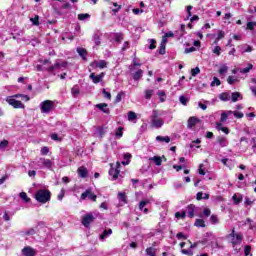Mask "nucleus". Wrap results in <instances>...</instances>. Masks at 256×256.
<instances>
[{"instance_id": "f257e3e1", "label": "nucleus", "mask_w": 256, "mask_h": 256, "mask_svg": "<svg viewBox=\"0 0 256 256\" xmlns=\"http://www.w3.org/2000/svg\"><path fill=\"white\" fill-rule=\"evenodd\" d=\"M226 239L228 243L232 244V247H237V245H241V243H243V233H237L235 232V228H233L231 233L226 235Z\"/></svg>"}, {"instance_id": "f03ea898", "label": "nucleus", "mask_w": 256, "mask_h": 256, "mask_svg": "<svg viewBox=\"0 0 256 256\" xmlns=\"http://www.w3.org/2000/svg\"><path fill=\"white\" fill-rule=\"evenodd\" d=\"M35 199L38 203H48V201H51V191L47 189H40L35 193Z\"/></svg>"}, {"instance_id": "7ed1b4c3", "label": "nucleus", "mask_w": 256, "mask_h": 256, "mask_svg": "<svg viewBox=\"0 0 256 256\" xmlns=\"http://www.w3.org/2000/svg\"><path fill=\"white\" fill-rule=\"evenodd\" d=\"M55 109V102L51 100H44L41 103V113H51Z\"/></svg>"}, {"instance_id": "20e7f679", "label": "nucleus", "mask_w": 256, "mask_h": 256, "mask_svg": "<svg viewBox=\"0 0 256 256\" xmlns=\"http://www.w3.org/2000/svg\"><path fill=\"white\" fill-rule=\"evenodd\" d=\"M90 199V201H94V203L97 202V195H95V193H93L91 191V189H87L85 192H83L80 196V199H82V201H85V199Z\"/></svg>"}, {"instance_id": "39448f33", "label": "nucleus", "mask_w": 256, "mask_h": 256, "mask_svg": "<svg viewBox=\"0 0 256 256\" xmlns=\"http://www.w3.org/2000/svg\"><path fill=\"white\" fill-rule=\"evenodd\" d=\"M7 103H9L14 109H25V105H23V102L16 100L13 97H8L6 99Z\"/></svg>"}, {"instance_id": "423d86ee", "label": "nucleus", "mask_w": 256, "mask_h": 256, "mask_svg": "<svg viewBox=\"0 0 256 256\" xmlns=\"http://www.w3.org/2000/svg\"><path fill=\"white\" fill-rule=\"evenodd\" d=\"M94 221L95 216H93L92 213H88L82 217V225H84V227H89V225H91V223H93Z\"/></svg>"}, {"instance_id": "0eeeda50", "label": "nucleus", "mask_w": 256, "mask_h": 256, "mask_svg": "<svg viewBox=\"0 0 256 256\" xmlns=\"http://www.w3.org/2000/svg\"><path fill=\"white\" fill-rule=\"evenodd\" d=\"M89 77L92 80V83L97 85V83H101V81H103V78L105 77V72H101L98 75H95V73H91Z\"/></svg>"}, {"instance_id": "6e6552de", "label": "nucleus", "mask_w": 256, "mask_h": 256, "mask_svg": "<svg viewBox=\"0 0 256 256\" xmlns=\"http://www.w3.org/2000/svg\"><path fill=\"white\" fill-rule=\"evenodd\" d=\"M38 165H41V167H45L46 169H52L53 161L46 158H39Z\"/></svg>"}, {"instance_id": "1a4fd4ad", "label": "nucleus", "mask_w": 256, "mask_h": 256, "mask_svg": "<svg viewBox=\"0 0 256 256\" xmlns=\"http://www.w3.org/2000/svg\"><path fill=\"white\" fill-rule=\"evenodd\" d=\"M119 173H121V170L113 167V164H111L109 175L112 177L113 181H117V179H119Z\"/></svg>"}, {"instance_id": "9d476101", "label": "nucleus", "mask_w": 256, "mask_h": 256, "mask_svg": "<svg viewBox=\"0 0 256 256\" xmlns=\"http://www.w3.org/2000/svg\"><path fill=\"white\" fill-rule=\"evenodd\" d=\"M197 123H201V120L195 116H192L188 119L187 128L193 129Z\"/></svg>"}, {"instance_id": "9b49d317", "label": "nucleus", "mask_w": 256, "mask_h": 256, "mask_svg": "<svg viewBox=\"0 0 256 256\" xmlns=\"http://www.w3.org/2000/svg\"><path fill=\"white\" fill-rule=\"evenodd\" d=\"M96 108L102 111V113H105L106 115H109V113H111V110L109 109V105L107 103L97 104Z\"/></svg>"}, {"instance_id": "f8f14e48", "label": "nucleus", "mask_w": 256, "mask_h": 256, "mask_svg": "<svg viewBox=\"0 0 256 256\" xmlns=\"http://www.w3.org/2000/svg\"><path fill=\"white\" fill-rule=\"evenodd\" d=\"M36 252L35 249H33L30 246H26L22 249V255L24 256H35Z\"/></svg>"}, {"instance_id": "ddd939ff", "label": "nucleus", "mask_w": 256, "mask_h": 256, "mask_svg": "<svg viewBox=\"0 0 256 256\" xmlns=\"http://www.w3.org/2000/svg\"><path fill=\"white\" fill-rule=\"evenodd\" d=\"M195 205L194 204H189L187 207H186V213L188 215V217L190 219H193V217H195Z\"/></svg>"}, {"instance_id": "4468645a", "label": "nucleus", "mask_w": 256, "mask_h": 256, "mask_svg": "<svg viewBox=\"0 0 256 256\" xmlns=\"http://www.w3.org/2000/svg\"><path fill=\"white\" fill-rule=\"evenodd\" d=\"M77 173L79 177H82V179H85L88 175L87 168L85 166L79 167Z\"/></svg>"}, {"instance_id": "2eb2a0df", "label": "nucleus", "mask_w": 256, "mask_h": 256, "mask_svg": "<svg viewBox=\"0 0 256 256\" xmlns=\"http://www.w3.org/2000/svg\"><path fill=\"white\" fill-rule=\"evenodd\" d=\"M232 201L234 205H239L243 201V194H234L232 196Z\"/></svg>"}, {"instance_id": "dca6fc26", "label": "nucleus", "mask_w": 256, "mask_h": 256, "mask_svg": "<svg viewBox=\"0 0 256 256\" xmlns=\"http://www.w3.org/2000/svg\"><path fill=\"white\" fill-rule=\"evenodd\" d=\"M77 53L84 61H87V49L85 48H77Z\"/></svg>"}, {"instance_id": "f3484780", "label": "nucleus", "mask_w": 256, "mask_h": 256, "mask_svg": "<svg viewBox=\"0 0 256 256\" xmlns=\"http://www.w3.org/2000/svg\"><path fill=\"white\" fill-rule=\"evenodd\" d=\"M216 129L218 131H222L223 133H225V135H229V128L223 127V124L221 122L216 123Z\"/></svg>"}, {"instance_id": "a211bd4d", "label": "nucleus", "mask_w": 256, "mask_h": 256, "mask_svg": "<svg viewBox=\"0 0 256 256\" xmlns=\"http://www.w3.org/2000/svg\"><path fill=\"white\" fill-rule=\"evenodd\" d=\"M108 65H109V62L105 60H100L98 62H95V67H97L98 69H105L107 68Z\"/></svg>"}, {"instance_id": "6ab92c4d", "label": "nucleus", "mask_w": 256, "mask_h": 256, "mask_svg": "<svg viewBox=\"0 0 256 256\" xmlns=\"http://www.w3.org/2000/svg\"><path fill=\"white\" fill-rule=\"evenodd\" d=\"M131 153L127 152V153H124L123 155V159L124 161H122V165H129V163H131Z\"/></svg>"}, {"instance_id": "aec40b11", "label": "nucleus", "mask_w": 256, "mask_h": 256, "mask_svg": "<svg viewBox=\"0 0 256 256\" xmlns=\"http://www.w3.org/2000/svg\"><path fill=\"white\" fill-rule=\"evenodd\" d=\"M163 124H164V122H163L162 119L152 120V125H153V127H156V129H159V128L163 127Z\"/></svg>"}, {"instance_id": "412c9836", "label": "nucleus", "mask_w": 256, "mask_h": 256, "mask_svg": "<svg viewBox=\"0 0 256 256\" xmlns=\"http://www.w3.org/2000/svg\"><path fill=\"white\" fill-rule=\"evenodd\" d=\"M156 141H159L160 143H171V137L169 136H157Z\"/></svg>"}, {"instance_id": "4be33fe9", "label": "nucleus", "mask_w": 256, "mask_h": 256, "mask_svg": "<svg viewBox=\"0 0 256 256\" xmlns=\"http://www.w3.org/2000/svg\"><path fill=\"white\" fill-rule=\"evenodd\" d=\"M151 161H153L155 165H157V167H161L163 163V159L161 158V156H154L151 158Z\"/></svg>"}, {"instance_id": "5701e85b", "label": "nucleus", "mask_w": 256, "mask_h": 256, "mask_svg": "<svg viewBox=\"0 0 256 256\" xmlns=\"http://www.w3.org/2000/svg\"><path fill=\"white\" fill-rule=\"evenodd\" d=\"M217 143L220 145V147H227V139L225 137L218 136Z\"/></svg>"}, {"instance_id": "b1692460", "label": "nucleus", "mask_w": 256, "mask_h": 256, "mask_svg": "<svg viewBox=\"0 0 256 256\" xmlns=\"http://www.w3.org/2000/svg\"><path fill=\"white\" fill-rule=\"evenodd\" d=\"M143 77V70L139 69L133 74L134 81H139Z\"/></svg>"}, {"instance_id": "393cba45", "label": "nucleus", "mask_w": 256, "mask_h": 256, "mask_svg": "<svg viewBox=\"0 0 256 256\" xmlns=\"http://www.w3.org/2000/svg\"><path fill=\"white\" fill-rule=\"evenodd\" d=\"M108 235H113V230L112 229H105L102 233V235H100V239L103 240V239H107V236Z\"/></svg>"}, {"instance_id": "a878e982", "label": "nucleus", "mask_w": 256, "mask_h": 256, "mask_svg": "<svg viewBox=\"0 0 256 256\" xmlns=\"http://www.w3.org/2000/svg\"><path fill=\"white\" fill-rule=\"evenodd\" d=\"M219 99L220 101H229V99H231V96L228 92H223L219 95Z\"/></svg>"}, {"instance_id": "bb28decb", "label": "nucleus", "mask_w": 256, "mask_h": 256, "mask_svg": "<svg viewBox=\"0 0 256 256\" xmlns=\"http://www.w3.org/2000/svg\"><path fill=\"white\" fill-rule=\"evenodd\" d=\"M194 226L195 227H207V225H205V220L203 219H196L195 222H194Z\"/></svg>"}, {"instance_id": "cd10ccee", "label": "nucleus", "mask_w": 256, "mask_h": 256, "mask_svg": "<svg viewBox=\"0 0 256 256\" xmlns=\"http://www.w3.org/2000/svg\"><path fill=\"white\" fill-rule=\"evenodd\" d=\"M239 97H241L240 92H233L231 96L232 103H237V101H239Z\"/></svg>"}, {"instance_id": "c85d7f7f", "label": "nucleus", "mask_w": 256, "mask_h": 256, "mask_svg": "<svg viewBox=\"0 0 256 256\" xmlns=\"http://www.w3.org/2000/svg\"><path fill=\"white\" fill-rule=\"evenodd\" d=\"M199 217H201V219H203V217H211V209L205 208Z\"/></svg>"}, {"instance_id": "c756f323", "label": "nucleus", "mask_w": 256, "mask_h": 256, "mask_svg": "<svg viewBox=\"0 0 256 256\" xmlns=\"http://www.w3.org/2000/svg\"><path fill=\"white\" fill-rule=\"evenodd\" d=\"M156 253H157V250L153 247H149L146 249V255L157 256Z\"/></svg>"}, {"instance_id": "7c9ffc66", "label": "nucleus", "mask_w": 256, "mask_h": 256, "mask_svg": "<svg viewBox=\"0 0 256 256\" xmlns=\"http://www.w3.org/2000/svg\"><path fill=\"white\" fill-rule=\"evenodd\" d=\"M118 199L122 201V203H127V194H125V192H119Z\"/></svg>"}, {"instance_id": "2f4dec72", "label": "nucleus", "mask_w": 256, "mask_h": 256, "mask_svg": "<svg viewBox=\"0 0 256 256\" xmlns=\"http://www.w3.org/2000/svg\"><path fill=\"white\" fill-rule=\"evenodd\" d=\"M175 217L176 219H185L187 217V211L176 212Z\"/></svg>"}, {"instance_id": "473e14b6", "label": "nucleus", "mask_w": 256, "mask_h": 256, "mask_svg": "<svg viewBox=\"0 0 256 256\" xmlns=\"http://www.w3.org/2000/svg\"><path fill=\"white\" fill-rule=\"evenodd\" d=\"M123 97H125V92H119L115 98L114 103H121Z\"/></svg>"}, {"instance_id": "72a5a7b5", "label": "nucleus", "mask_w": 256, "mask_h": 256, "mask_svg": "<svg viewBox=\"0 0 256 256\" xmlns=\"http://www.w3.org/2000/svg\"><path fill=\"white\" fill-rule=\"evenodd\" d=\"M20 199H22V201L25 203H29L31 201V198H29L25 192L20 193Z\"/></svg>"}, {"instance_id": "f704fd0d", "label": "nucleus", "mask_w": 256, "mask_h": 256, "mask_svg": "<svg viewBox=\"0 0 256 256\" xmlns=\"http://www.w3.org/2000/svg\"><path fill=\"white\" fill-rule=\"evenodd\" d=\"M113 5H114V7H117V8L112 9V11H113L114 15H117V13H119V11H121V9H123V6L117 4V2H114Z\"/></svg>"}, {"instance_id": "c9c22d12", "label": "nucleus", "mask_w": 256, "mask_h": 256, "mask_svg": "<svg viewBox=\"0 0 256 256\" xmlns=\"http://www.w3.org/2000/svg\"><path fill=\"white\" fill-rule=\"evenodd\" d=\"M137 119V114L133 111L128 112V121H135Z\"/></svg>"}, {"instance_id": "e433bc0d", "label": "nucleus", "mask_w": 256, "mask_h": 256, "mask_svg": "<svg viewBox=\"0 0 256 256\" xmlns=\"http://www.w3.org/2000/svg\"><path fill=\"white\" fill-rule=\"evenodd\" d=\"M30 21L32 25H35L36 27H39V15H36L34 18H30Z\"/></svg>"}, {"instance_id": "4c0bfd02", "label": "nucleus", "mask_w": 256, "mask_h": 256, "mask_svg": "<svg viewBox=\"0 0 256 256\" xmlns=\"http://www.w3.org/2000/svg\"><path fill=\"white\" fill-rule=\"evenodd\" d=\"M157 40L155 39H151L150 40V45L148 46V49H150L151 51H153V49H157Z\"/></svg>"}, {"instance_id": "58836bf2", "label": "nucleus", "mask_w": 256, "mask_h": 256, "mask_svg": "<svg viewBox=\"0 0 256 256\" xmlns=\"http://www.w3.org/2000/svg\"><path fill=\"white\" fill-rule=\"evenodd\" d=\"M200 73H201V69H199V67H195V68L191 69L192 77H197V75H199Z\"/></svg>"}, {"instance_id": "ea45409f", "label": "nucleus", "mask_w": 256, "mask_h": 256, "mask_svg": "<svg viewBox=\"0 0 256 256\" xmlns=\"http://www.w3.org/2000/svg\"><path fill=\"white\" fill-rule=\"evenodd\" d=\"M210 222L212 223V225H217V223H219V217H217V215L213 214L210 217Z\"/></svg>"}, {"instance_id": "a19ab883", "label": "nucleus", "mask_w": 256, "mask_h": 256, "mask_svg": "<svg viewBox=\"0 0 256 256\" xmlns=\"http://www.w3.org/2000/svg\"><path fill=\"white\" fill-rule=\"evenodd\" d=\"M215 85L217 87H219V85H221V80H219V78H217V77H214L213 81L211 82V87H215Z\"/></svg>"}, {"instance_id": "79ce46f5", "label": "nucleus", "mask_w": 256, "mask_h": 256, "mask_svg": "<svg viewBox=\"0 0 256 256\" xmlns=\"http://www.w3.org/2000/svg\"><path fill=\"white\" fill-rule=\"evenodd\" d=\"M115 41H116V43H121L123 41V33H116Z\"/></svg>"}, {"instance_id": "37998d69", "label": "nucleus", "mask_w": 256, "mask_h": 256, "mask_svg": "<svg viewBox=\"0 0 256 256\" xmlns=\"http://www.w3.org/2000/svg\"><path fill=\"white\" fill-rule=\"evenodd\" d=\"M251 69H253V64H249L248 67L240 69V73H242V74L249 73V71H251Z\"/></svg>"}, {"instance_id": "c03bdc74", "label": "nucleus", "mask_w": 256, "mask_h": 256, "mask_svg": "<svg viewBox=\"0 0 256 256\" xmlns=\"http://www.w3.org/2000/svg\"><path fill=\"white\" fill-rule=\"evenodd\" d=\"M229 117V114L227 112H222L221 117H220V123H225Z\"/></svg>"}, {"instance_id": "a18cd8bd", "label": "nucleus", "mask_w": 256, "mask_h": 256, "mask_svg": "<svg viewBox=\"0 0 256 256\" xmlns=\"http://www.w3.org/2000/svg\"><path fill=\"white\" fill-rule=\"evenodd\" d=\"M146 205H149V200H142V201H140V203H139V209H140V211H143V208H144Z\"/></svg>"}, {"instance_id": "49530a36", "label": "nucleus", "mask_w": 256, "mask_h": 256, "mask_svg": "<svg viewBox=\"0 0 256 256\" xmlns=\"http://www.w3.org/2000/svg\"><path fill=\"white\" fill-rule=\"evenodd\" d=\"M94 42L97 46L101 45V36L99 34H94Z\"/></svg>"}, {"instance_id": "de8ad7c7", "label": "nucleus", "mask_w": 256, "mask_h": 256, "mask_svg": "<svg viewBox=\"0 0 256 256\" xmlns=\"http://www.w3.org/2000/svg\"><path fill=\"white\" fill-rule=\"evenodd\" d=\"M90 15L85 13V14H78V19L79 21H85V19H89Z\"/></svg>"}, {"instance_id": "09e8293b", "label": "nucleus", "mask_w": 256, "mask_h": 256, "mask_svg": "<svg viewBox=\"0 0 256 256\" xmlns=\"http://www.w3.org/2000/svg\"><path fill=\"white\" fill-rule=\"evenodd\" d=\"M181 253H183V255L193 256V250L191 249H182Z\"/></svg>"}, {"instance_id": "8fccbe9b", "label": "nucleus", "mask_w": 256, "mask_h": 256, "mask_svg": "<svg viewBox=\"0 0 256 256\" xmlns=\"http://www.w3.org/2000/svg\"><path fill=\"white\" fill-rule=\"evenodd\" d=\"M102 94L104 95L105 99H109V101H111V93L110 92H107L106 89H103Z\"/></svg>"}, {"instance_id": "3c124183", "label": "nucleus", "mask_w": 256, "mask_h": 256, "mask_svg": "<svg viewBox=\"0 0 256 256\" xmlns=\"http://www.w3.org/2000/svg\"><path fill=\"white\" fill-rule=\"evenodd\" d=\"M233 115H234V117H236V119H243V117H244L243 112H238V111H234Z\"/></svg>"}, {"instance_id": "603ef678", "label": "nucleus", "mask_w": 256, "mask_h": 256, "mask_svg": "<svg viewBox=\"0 0 256 256\" xmlns=\"http://www.w3.org/2000/svg\"><path fill=\"white\" fill-rule=\"evenodd\" d=\"M165 91H159L158 92V96L160 97V101H161V103H165Z\"/></svg>"}, {"instance_id": "864d4df0", "label": "nucleus", "mask_w": 256, "mask_h": 256, "mask_svg": "<svg viewBox=\"0 0 256 256\" xmlns=\"http://www.w3.org/2000/svg\"><path fill=\"white\" fill-rule=\"evenodd\" d=\"M151 97H153V90H146L145 99H151Z\"/></svg>"}, {"instance_id": "5fc2aeb1", "label": "nucleus", "mask_w": 256, "mask_h": 256, "mask_svg": "<svg viewBox=\"0 0 256 256\" xmlns=\"http://www.w3.org/2000/svg\"><path fill=\"white\" fill-rule=\"evenodd\" d=\"M256 23L255 22H248L247 23V29H249V31H253L255 29Z\"/></svg>"}, {"instance_id": "6e6d98bb", "label": "nucleus", "mask_w": 256, "mask_h": 256, "mask_svg": "<svg viewBox=\"0 0 256 256\" xmlns=\"http://www.w3.org/2000/svg\"><path fill=\"white\" fill-rule=\"evenodd\" d=\"M8 146H9V141L3 140L0 142V149H5Z\"/></svg>"}, {"instance_id": "4d7b16f0", "label": "nucleus", "mask_w": 256, "mask_h": 256, "mask_svg": "<svg viewBox=\"0 0 256 256\" xmlns=\"http://www.w3.org/2000/svg\"><path fill=\"white\" fill-rule=\"evenodd\" d=\"M250 253H251V246L246 245V246L244 247V255H245V256H249Z\"/></svg>"}, {"instance_id": "13d9d810", "label": "nucleus", "mask_w": 256, "mask_h": 256, "mask_svg": "<svg viewBox=\"0 0 256 256\" xmlns=\"http://www.w3.org/2000/svg\"><path fill=\"white\" fill-rule=\"evenodd\" d=\"M116 137H123V127H119L115 133Z\"/></svg>"}, {"instance_id": "bf43d9fd", "label": "nucleus", "mask_w": 256, "mask_h": 256, "mask_svg": "<svg viewBox=\"0 0 256 256\" xmlns=\"http://www.w3.org/2000/svg\"><path fill=\"white\" fill-rule=\"evenodd\" d=\"M165 44L161 43L159 48V55H165Z\"/></svg>"}, {"instance_id": "052dcab7", "label": "nucleus", "mask_w": 256, "mask_h": 256, "mask_svg": "<svg viewBox=\"0 0 256 256\" xmlns=\"http://www.w3.org/2000/svg\"><path fill=\"white\" fill-rule=\"evenodd\" d=\"M71 93H72V95H74V97H77V95H79V93H80L79 88L78 87H73L71 89Z\"/></svg>"}, {"instance_id": "680f3d73", "label": "nucleus", "mask_w": 256, "mask_h": 256, "mask_svg": "<svg viewBox=\"0 0 256 256\" xmlns=\"http://www.w3.org/2000/svg\"><path fill=\"white\" fill-rule=\"evenodd\" d=\"M49 154V147L44 146L41 148V155H48Z\"/></svg>"}, {"instance_id": "e2e57ef3", "label": "nucleus", "mask_w": 256, "mask_h": 256, "mask_svg": "<svg viewBox=\"0 0 256 256\" xmlns=\"http://www.w3.org/2000/svg\"><path fill=\"white\" fill-rule=\"evenodd\" d=\"M57 197L59 201H63V198L65 197V189H62Z\"/></svg>"}, {"instance_id": "0e129e2a", "label": "nucleus", "mask_w": 256, "mask_h": 256, "mask_svg": "<svg viewBox=\"0 0 256 256\" xmlns=\"http://www.w3.org/2000/svg\"><path fill=\"white\" fill-rule=\"evenodd\" d=\"M177 239H183L184 241L187 240V236L183 234V232H179L176 234Z\"/></svg>"}, {"instance_id": "69168bd1", "label": "nucleus", "mask_w": 256, "mask_h": 256, "mask_svg": "<svg viewBox=\"0 0 256 256\" xmlns=\"http://www.w3.org/2000/svg\"><path fill=\"white\" fill-rule=\"evenodd\" d=\"M189 101V99H187L185 96H180V103L182 105H187V102Z\"/></svg>"}, {"instance_id": "338daca9", "label": "nucleus", "mask_w": 256, "mask_h": 256, "mask_svg": "<svg viewBox=\"0 0 256 256\" xmlns=\"http://www.w3.org/2000/svg\"><path fill=\"white\" fill-rule=\"evenodd\" d=\"M213 53H215V55H217L219 57V55H221V48L219 46H216L213 49Z\"/></svg>"}, {"instance_id": "774afa93", "label": "nucleus", "mask_w": 256, "mask_h": 256, "mask_svg": "<svg viewBox=\"0 0 256 256\" xmlns=\"http://www.w3.org/2000/svg\"><path fill=\"white\" fill-rule=\"evenodd\" d=\"M227 66H223L219 69V74L220 75H225V73H227Z\"/></svg>"}]
</instances>
